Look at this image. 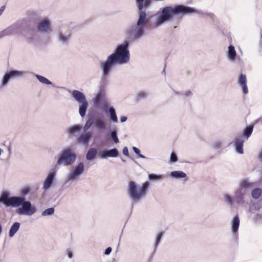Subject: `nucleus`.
<instances>
[{"label": "nucleus", "instance_id": "nucleus-1", "mask_svg": "<svg viewBox=\"0 0 262 262\" xmlns=\"http://www.w3.org/2000/svg\"><path fill=\"white\" fill-rule=\"evenodd\" d=\"M138 9L140 10L139 17L136 25L128 26L125 30L128 41H134L140 39L145 34L146 27H159L166 22L172 19L173 16L180 14L200 13L199 10L182 5L174 6H166L162 8L157 14L153 23H150L145 11L151 5V0H136Z\"/></svg>", "mask_w": 262, "mask_h": 262}, {"label": "nucleus", "instance_id": "nucleus-2", "mask_svg": "<svg viewBox=\"0 0 262 262\" xmlns=\"http://www.w3.org/2000/svg\"><path fill=\"white\" fill-rule=\"evenodd\" d=\"M128 47L129 42L127 40H125L117 46L114 53L109 55L105 60L100 62L102 78L105 79L109 77L116 65L126 64L129 61Z\"/></svg>", "mask_w": 262, "mask_h": 262}, {"label": "nucleus", "instance_id": "nucleus-3", "mask_svg": "<svg viewBox=\"0 0 262 262\" xmlns=\"http://www.w3.org/2000/svg\"><path fill=\"white\" fill-rule=\"evenodd\" d=\"M149 183L145 182L140 186L137 185L134 181H130L127 186V193L128 196L133 203H138L144 198L148 190Z\"/></svg>", "mask_w": 262, "mask_h": 262}, {"label": "nucleus", "instance_id": "nucleus-4", "mask_svg": "<svg viewBox=\"0 0 262 262\" xmlns=\"http://www.w3.org/2000/svg\"><path fill=\"white\" fill-rule=\"evenodd\" d=\"M31 19L29 17L17 20L8 27L0 32V38L6 36L18 35L27 29L30 25Z\"/></svg>", "mask_w": 262, "mask_h": 262}, {"label": "nucleus", "instance_id": "nucleus-5", "mask_svg": "<svg viewBox=\"0 0 262 262\" xmlns=\"http://www.w3.org/2000/svg\"><path fill=\"white\" fill-rule=\"evenodd\" d=\"M107 120L102 115H98L96 116H90L86 120L84 126V130L89 129L91 126L95 128L102 130L105 129Z\"/></svg>", "mask_w": 262, "mask_h": 262}, {"label": "nucleus", "instance_id": "nucleus-6", "mask_svg": "<svg viewBox=\"0 0 262 262\" xmlns=\"http://www.w3.org/2000/svg\"><path fill=\"white\" fill-rule=\"evenodd\" d=\"M76 159L75 152L71 148L64 149L58 155L57 164L58 165L67 166L72 165Z\"/></svg>", "mask_w": 262, "mask_h": 262}, {"label": "nucleus", "instance_id": "nucleus-7", "mask_svg": "<svg viewBox=\"0 0 262 262\" xmlns=\"http://www.w3.org/2000/svg\"><path fill=\"white\" fill-rule=\"evenodd\" d=\"M71 96L77 103H79V114L83 118L86 114L88 107V102L84 93L78 90H73L71 93Z\"/></svg>", "mask_w": 262, "mask_h": 262}, {"label": "nucleus", "instance_id": "nucleus-8", "mask_svg": "<svg viewBox=\"0 0 262 262\" xmlns=\"http://www.w3.org/2000/svg\"><path fill=\"white\" fill-rule=\"evenodd\" d=\"M252 184L247 180H242L239 187L236 190L234 194V199L238 204L244 205L245 203V196L248 189L252 187Z\"/></svg>", "mask_w": 262, "mask_h": 262}, {"label": "nucleus", "instance_id": "nucleus-9", "mask_svg": "<svg viewBox=\"0 0 262 262\" xmlns=\"http://www.w3.org/2000/svg\"><path fill=\"white\" fill-rule=\"evenodd\" d=\"M84 171V164L82 162H79L76 166L73 168L68 173L66 177L67 182H73L78 179L79 177L83 174Z\"/></svg>", "mask_w": 262, "mask_h": 262}, {"label": "nucleus", "instance_id": "nucleus-10", "mask_svg": "<svg viewBox=\"0 0 262 262\" xmlns=\"http://www.w3.org/2000/svg\"><path fill=\"white\" fill-rule=\"evenodd\" d=\"M24 74V72L23 71L15 70H11L7 71L0 81V88L3 89L6 88L8 85L10 79L21 77Z\"/></svg>", "mask_w": 262, "mask_h": 262}, {"label": "nucleus", "instance_id": "nucleus-11", "mask_svg": "<svg viewBox=\"0 0 262 262\" xmlns=\"http://www.w3.org/2000/svg\"><path fill=\"white\" fill-rule=\"evenodd\" d=\"M92 102L96 108L106 109L107 107V103L105 92L102 90H100L92 98Z\"/></svg>", "mask_w": 262, "mask_h": 262}, {"label": "nucleus", "instance_id": "nucleus-12", "mask_svg": "<svg viewBox=\"0 0 262 262\" xmlns=\"http://www.w3.org/2000/svg\"><path fill=\"white\" fill-rule=\"evenodd\" d=\"M21 205V207L16 210V212L19 215L31 216L36 212L35 206L29 201L24 200Z\"/></svg>", "mask_w": 262, "mask_h": 262}, {"label": "nucleus", "instance_id": "nucleus-13", "mask_svg": "<svg viewBox=\"0 0 262 262\" xmlns=\"http://www.w3.org/2000/svg\"><path fill=\"white\" fill-rule=\"evenodd\" d=\"M37 31L39 32L50 34L53 31L51 20L45 17L39 20L37 25Z\"/></svg>", "mask_w": 262, "mask_h": 262}, {"label": "nucleus", "instance_id": "nucleus-14", "mask_svg": "<svg viewBox=\"0 0 262 262\" xmlns=\"http://www.w3.org/2000/svg\"><path fill=\"white\" fill-rule=\"evenodd\" d=\"M57 173V168L56 167L51 168L46 178L45 179L42 186V189L45 191L49 190L52 186Z\"/></svg>", "mask_w": 262, "mask_h": 262}, {"label": "nucleus", "instance_id": "nucleus-15", "mask_svg": "<svg viewBox=\"0 0 262 262\" xmlns=\"http://www.w3.org/2000/svg\"><path fill=\"white\" fill-rule=\"evenodd\" d=\"M237 83L242 88L243 93L244 94H247L248 93V89L247 85L246 75L243 74H240L237 79Z\"/></svg>", "mask_w": 262, "mask_h": 262}, {"label": "nucleus", "instance_id": "nucleus-16", "mask_svg": "<svg viewBox=\"0 0 262 262\" xmlns=\"http://www.w3.org/2000/svg\"><path fill=\"white\" fill-rule=\"evenodd\" d=\"M71 33L64 32L63 29H60L58 33V40L62 44L67 43L70 40Z\"/></svg>", "mask_w": 262, "mask_h": 262}, {"label": "nucleus", "instance_id": "nucleus-17", "mask_svg": "<svg viewBox=\"0 0 262 262\" xmlns=\"http://www.w3.org/2000/svg\"><path fill=\"white\" fill-rule=\"evenodd\" d=\"M92 137V133L91 132H88L80 136L77 139L78 142L81 144L87 145Z\"/></svg>", "mask_w": 262, "mask_h": 262}, {"label": "nucleus", "instance_id": "nucleus-18", "mask_svg": "<svg viewBox=\"0 0 262 262\" xmlns=\"http://www.w3.org/2000/svg\"><path fill=\"white\" fill-rule=\"evenodd\" d=\"M24 199L19 196H11L9 199V203L8 204V206H12L14 207H17L21 205L23 202L24 201Z\"/></svg>", "mask_w": 262, "mask_h": 262}, {"label": "nucleus", "instance_id": "nucleus-19", "mask_svg": "<svg viewBox=\"0 0 262 262\" xmlns=\"http://www.w3.org/2000/svg\"><path fill=\"white\" fill-rule=\"evenodd\" d=\"M244 141L243 137H240L237 138L234 142L236 151L240 154H242L244 152L243 148Z\"/></svg>", "mask_w": 262, "mask_h": 262}, {"label": "nucleus", "instance_id": "nucleus-20", "mask_svg": "<svg viewBox=\"0 0 262 262\" xmlns=\"http://www.w3.org/2000/svg\"><path fill=\"white\" fill-rule=\"evenodd\" d=\"M236 55V51L234 47L230 45L228 48L227 56L230 61H233L235 60Z\"/></svg>", "mask_w": 262, "mask_h": 262}, {"label": "nucleus", "instance_id": "nucleus-21", "mask_svg": "<svg viewBox=\"0 0 262 262\" xmlns=\"http://www.w3.org/2000/svg\"><path fill=\"white\" fill-rule=\"evenodd\" d=\"M239 225V219L237 215L234 216L232 220V233L235 234L237 232Z\"/></svg>", "mask_w": 262, "mask_h": 262}, {"label": "nucleus", "instance_id": "nucleus-22", "mask_svg": "<svg viewBox=\"0 0 262 262\" xmlns=\"http://www.w3.org/2000/svg\"><path fill=\"white\" fill-rule=\"evenodd\" d=\"M81 126L79 124L70 126L67 129V133L70 136H73L75 134L79 133L81 129Z\"/></svg>", "mask_w": 262, "mask_h": 262}, {"label": "nucleus", "instance_id": "nucleus-23", "mask_svg": "<svg viewBox=\"0 0 262 262\" xmlns=\"http://www.w3.org/2000/svg\"><path fill=\"white\" fill-rule=\"evenodd\" d=\"M97 154V150L94 148H90L86 155V159L88 161H92L95 159Z\"/></svg>", "mask_w": 262, "mask_h": 262}, {"label": "nucleus", "instance_id": "nucleus-24", "mask_svg": "<svg viewBox=\"0 0 262 262\" xmlns=\"http://www.w3.org/2000/svg\"><path fill=\"white\" fill-rule=\"evenodd\" d=\"M170 176L171 177L179 179L185 178L186 177V174L182 171H171L170 173Z\"/></svg>", "mask_w": 262, "mask_h": 262}, {"label": "nucleus", "instance_id": "nucleus-25", "mask_svg": "<svg viewBox=\"0 0 262 262\" xmlns=\"http://www.w3.org/2000/svg\"><path fill=\"white\" fill-rule=\"evenodd\" d=\"M20 227V224L18 222H16L13 224L11 227L9 232V236L10 237H13L15 234L17 232Z\"/></svg>", "mask_w": 262, "mask_h": 262}, {"label": "nucleus", "instance_id": "nucleus-26", "mask_svg": "<svg viewBox=\"0 0 262 262\" xmlns=\"http://www.w3.org/2000/svg\"><path fill=\"white\" fill-rule=\"evenodd\" d=\"M9 194L7 191L3 192L0 197V202L3 203L6 206H8L9 203Z\"/></svg>", "mask_w": 262, "mask_h": 262}, {"label": "nucleus", "instance_id": "nucleus-27", "mask_svg": "<svg viewBox=\"0 0 262 262\" xmlns=\"http://www.w3.org/2000/svg\"><path fill=\"white\" fill-rule=\"evenodd\" d=\"M230 144H229V145ZM228 145L224 144L223 140H216L212 144V147L215 149H222L227 146Z\"/></svg>", "mask_w": 262, "mask_h": 262}, {"label": "nucleus", "instance_id": "nucleus-28", "mask_svg": "<svg viewBox=\"0 0 262 262\" xmlns=\"http://www.w3.org/2000/svg\"><path fill=\"white\" fill-rule=\"evenodd\" d=\"M108 111L110 114V120L113 122H117L118 121V118L115 108L113 107H110Z\"/></svg>", "mask_w": 262, "mask_h": 262}, {"label": "nucleus", "instance_id": "nucleus-29", "mask_svg": "<svg viewBox=\"0 0 262 262\" xmlns=\"http://www.w3.org/2000/svg\"><path fill=\"white\" fill-rule=\"evenodd\" d=\"M35 76L36 78L38 80V81L42 84L46 85H51L52 83L50 80H49L48 79H47L44 76L38 74H35Z\"/></svg>", "mask_w": 262, "mask_h": 262}, {"label": "nucleus", "instance_id": "nucleus-30", "mask_svg": "<svg viewBox=\"0 0 262 262\" xmlns=\"http://www.w3.org/2000/svg\"><path fill=\"white\" fill-rule=\"evenodd\" d=\"M108 158H116L119 156V151L116 148H112L107 150Z\"/></svg>", "mask_w": 262, "mask_h": 262}, {"label": "nucleus", "instance_id": "nucleus-31", "mask_svg": "<svg viewBox=\"0 0 262 262\" xmlns=\"http://www.w3.org/2000/svg\"><path fill=\"white\" fill-rule=\"evenodd\" d=\"M261 194V190L259 188H255L251 192V195L255 199H258Z\"/></svg>", "mask_w": 262, "mask_h": 262}, {"label": "nucleus", "instance_id": "nucleus-32", "mask_svg": "<svg viewBox=\"0 0 262 262\" xmlns=\"http://www.w3.org/2000/svg\"><path fill=\"white\" fill-rule=\"evenodd\" d=\"M54 213V209L53 208H49L46 210L41 213V215L43 216L52 215Z\"/></svg>", "mask_w": 262, "mask_h": 262}, {"label": "nucleus", "instance_id": "nucleus-33", "mask_svg": "<svg viewBox=\"0 0 262 262\" xmlns=\"http://www.w3.org/2000/svg\"><path fill=\"white\" fill-rule=\"evenodd\" d=\"M253 130V126H247L244 131V135L248 139Z\"/></svg>", "mask_w": 262, "mask_h": 262}, {"label": "nucleus", "instance_id": "nucleus-34", "mask_svg": "<svg viewBox=\"0 0 262 262\" xmlns=\"http://www.w3.org/2000/svg\"><path fill=\"white\" fill-rule=\"evenodd\" d=\"M224 198L225 201L230 205L232 206L233 204L232 198L230 195L228 193L224 194Z\"/></svg>", "mask_w": 262, "mask_h": 262}, {"label": "nucleus", "instance_id": "nucleus-35", "mask_svg": "<svg viewBox=\"0 0 262 262\" xmlns=\"http://www.w3.org/2000/svg\"><path fill=\"white\" fill-rule=\"evenodd\" d=\"M111 136L115 143L117 144L119 143V140L117 137V132L116 131H112L111 132Z\"/></svg>", "mask_w": 262, "mask_h": 262}, {"label": "nucleus", "instance_id": "nucleus-36", "mask_svg": "<svg viewBox=\"0 0 262 262\" xmlns=\"http://www.w3.org/2000/svg\"><path fill=\"white\" fill-rule=\"evenodd\" d=\"M162 235H163V233L162 232L159 233L157 235L156 237V239H155V248H156L157 247V246L158 245V244L160 242L161 239L162 238Z\"/></svg>", "mask_w": 262, "mask_h": 262}, {"label": "nucleus", "instance_id": "nucleus-37", "mask_svg": "<svg viewBox=\"0 0 262 262\" xmlns=\"http://www.w3.org/2000/svg\"><path fill=\"white\" fill-rule=\"evenodd\" d=\"M133 150H134V151L139 156V157L142 159H145L146 158L145 157V156H144V155L141 154L140 153V150L139 148H138L137 147H133Z\"/></svg>", "mask_w": 262, "mask_h": 262}, {"label": "nucleus", "instance_id": "nucleus-38", "mask_svg": "<svg viewBox=\"0 0 262 262\" xmlns=\"http://www.w3.org/2000/svg\"><path fill=\"white\" fill-rule=\"evenodd\" d=\"M148 179L149 180H160L161 179V176L156 175L155 174H149L148 175Z\"/></svg>", "mask_w": 262, "mask_h": 262}, {"label": "nucleus", "instance_id": "nucleus-39", "mask_svg": "<svg viewBox=\"0 0 262 262\" xmlns=\"http://www.w3.org/2000/svg\"><path fill=\"white\" fill-rule=\"evenodd\" d=\"M178 160V158L177 155L172 152L170 155V161L172 162H176Z\"/></svg>", "mask_w": 262, "mask_h": 262}, {"label": "nucleus", "instance_id": "nucleus-40", "mask_svg": "<svg viewBox=\"0 0 262 262\" xmlns=\"http://www.w3.org/2000/svg\"><path fill=\"white\" fill-rule=\"evenodd\" d=\"M30 191V189L28 187H26L23 188L21 190V194L23 196L26 195L28 194Z\"/></svg>", "mask_w": 262, "mask_h": 262}, {"label": "nucleus", "instance_id": "nucleus-41", "mask_svg": "<svg viewBox=\"0 0 262 262\" xmlns=\"http://www.w3.org/2000/svg\"><path fill=\"white\" fill-rule=\"evenodd\" d=\"M146 96H147L146 93L142 91L138 93V98H140V99H142V98H144L146 97Z\"/></svg>", "mask_w": 262, "mask_h": 262}, {"label": "nucleus", "instance_id": "nucleus-42", "mask_svg": "<svg viewBox=\"0 0 262 262\" xmlns=\"http://www.w3.org/2000/svg\"><path fill=\"white\" fill-rule=\"evenodd\" d=\"M100 157L101 158L105 159L108 158L107 156V150L101 151L100 152Z\"/></svg>", "mask_w": 262, "mask_h": 262}, {"label": "nucleus", "instance_id": "nucleus-43", "mask_svg": "<svg viewBox=\"0 0 262 262\" xmlns=\"http://www.w3.org/2000/svg\"><path fill=\"white\" fill-rule=\"evenodd\" d=\"M66 254L69 258H72L73 257V253L72 251L70 249H68L66 251Z\"/></svg>", "mask_w": 262, "mask_h": 262}, {"label": "nucleus", "instance_id": "nucleus-44", "mask_svg": "<svg viewBox=\"0 0 262 262\" xmlns=\"http://www.w3.org/2000/svg\"><path fill=\"white\" fill-rule=\"evenodd\" d=\"M122 152L123 154L126 156H128L129 155V152H128V149L127 147H124L123 148V150H122Z\"/></svg>", "mask_w": 262, "mask_h": 262}, {"label": "nucleus", "instance_id": "nucleus-45", "mask_svg": "<svg viewBox=\"0 0 262 262\" xmlns=\"http://www.w3.org/2000/svg\"><path fill=\"white\" fill-rule=\"evenodd\" d=\"M112 249L111 247L107 248L104 251V254L105 255H109L111 253V252H112Z\"/></svg>", "mask_w": 262, "mask_h": 262}, {"label": "nucleus", "instance_id": "nucleus-46", "mask_svg": "<svg viewBox=\"0 0 262 262\" xmlns=\"http://www.w3.org/2000/svg\"><path fill=\"white\" fill-rule=\"evenodd\" d=\"M183 95L186 97H190L192 96V93L190 91H187L183 93Z\"/></svg>", "mask_w": 262, "mask_h": 262}, {"label": "nucleus", "instance_id": "nucleus-47", "mask_svg": "<svg viewBox=\"0 0 262 262\" xmlns=\"http://www.w3.org/2000/svg\"><path fill=\"white\" fill-rule=\"evenodd\" d=\"M126 120H127V117L126 116H122L120 117V121L121 122H124L126 121Z\"/></svg>", "mask_w": 262, "mask_h": 262}, {"label": "nucleus", "instance_id": "nucleus-48", "mask_svg": "<svg viewBox=\"0 0 262 262\" xmlns=\"http://www.w3.org/2000/svg\"><path fill=\"white\" fill-rule=\"evenodd\" d=\"M5 9V6H2L1 8H0V16L3 14V13L4 12V10Z\"/></svg>", "mask_w": 262, "mask_h": 262}, {"label": "nucleus", "instance_id": "nucleus-49", "mask_svg": "<svg viewBox=\"0 0 262 262\" xmlns=\"http://www.w3.org/2000/svg\"><path fill=\"white\" fill-rule=\"evenodd\" d=\"M258 159L260 161H262V150H261V152L260 153V154L258 156Z\"/></svg>", "mask_w": 262, "mask_h": 262}, {"label": "nucleus", "instance_id": "nucleus-50", "mask_svg": "<svg viewBox=\"0 0 262 262\" xmlns=\"http://www.w3.org/2000/svg\"><path fill=\"white\" fill-rule=\"evenodd\" d=\"M27 38H28V41H29V42L32 43V42H33V40L32 38H30V37H27Z\"/></svg>", "mask_w": 262, "mask_h": 262}, {"label": "nucleus", "instance_id": "nucleus-51", "mask_svg": "<svg viewBox=\"0 0 262 262\" xmlns=\"http://www.w3.org/2000/svg\"><path fill=\"white\" fill-rule=\"evenodd\" d=\"M258 121V122L262 123V117L259 118Z\"/></svg>", "mask_w": 262, "mask_h": 262}, {"label": "nucleus", "instance_id": "nucleus-52", "mask_svg": "<svg viewBox=\"0 0 262 262\" xmlns=\"http://www.w3.org/2000/svg\"><path fill=\"white\" fill-rule=\"evenodd\" d=\"M3 152V150L0 148V156L1 155V154Z\"/></svg>", "mask_w": 262, "mask_h": 262}, {"label": "nucleus", "instance_id": "nucleus-53", "mask_svg": "<svg viewBox=\"0 0 262 262\" xmlns=\"http://www.w3.org/2000/svg\"><path fill=\"white\" fill-rule=\"evenodd\" d=\"M2 227L0 225V234H1L2 233Z\"/></svg>", "mask_w": 262, "mask_h": 262}]
</instances>
